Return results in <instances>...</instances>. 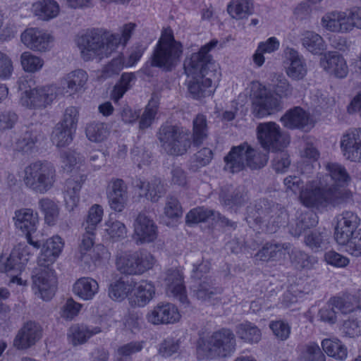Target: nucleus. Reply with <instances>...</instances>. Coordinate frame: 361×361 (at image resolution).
<instances>
[{"instance_id": "f257e3e1", "label": "nucleus", "mask_w": 361, "mask_h": 361, "mask_svg": "<svg viewBox=\"0 0 361 361\" xmlns=\"http://www.w3.org/2000/svg\"><path fill=\"white\" fill-rule=\"evenodd\" d=\"M325 169L326 173H319L314 178L307 181V188L301 197L307 207H334L348 197L346 192L338 188L350 180L345 169L337 163H326Z\"/></svg>"}, {"instance_id": "f03ea898", "label": "nucleus", "mask_w": 361, "mask_h": 361, "mask_svg": "<svg viewBox=\"0 0 361 361\" xmlns=\"http://www.w3.org/2000/svg\"><path fill=\"white\" fill-rule=\"evenodd\" d=\"M183 46L175 39L171 27L164 28L149 60L143 68V72L150 75L149 67L159 68L163 71L171 72L180 62Z\"/></svg>"}, {"instance_id": "7ed1b4c3", "label": "nucleus", "mask_w": 361, "mask_h": 361, "mask_svg": "<svg viewBox=\"0 0 361 361\" xmlns=\"http://www.w3.org/2000/svg\"><path fill=\"white\" fill-rule=\"evenodd\" d=\"M121 43L119 34L98 28L87 30L78 40L81 56L85 61L94 57L99 59L108 57L116 50Z\"/></svg>"}, {"instance_id": "20e7f679", "label": "nucleus", "mask_w": 361, "mask_h": 361, "mask_svg": "<svg viewBox=\"0 0 361 361\" xmlns=\"http://www.w3.org/2000/svg\"><path fill=\"white\" fill-rule=\"evenodd\" d=\"M161 148L171 156H182L192 145L191 133L177 125L162 124L157 133Z\"/></svg>"}, {"instance_id": "39448f33", "label": "nucleus", "mask_w": 361, "mask_h": 361, "mask_svg": "<svg viewBox=\"0 0 361 361\" xmlns=\"http://www.w3.org/2000/svg\"><path fill=\"white\" fill-rule=\"evenodd\" d=\"M25 185L32 191L44 194L49 190L56 181V169L48 161H37L31 163L24 170Z\"/></svg>"}, {"instance_id": "423d86ee", "label": "nucleus", "mask_w": 361, "mask_h": 361, "mask_svg": "<svg viewBox=\"0 0 361 361\" xmlns=\"http://www.w3.org/2000/svg\"><path fill=\"white\" fill-rule=\"evenodd\" d=\"M218 44L216 39L202 46L199 51L192 54L184 61L185 73L188 75L217 76L219 75L218 66L214 61L209 52Z\"/></svg>"}, {"instance_id": "0eeeda50", "label": "nucleus", "mask_w": 361, "mask_h": 361, "mask_svg": "<svg viewBox=\"0 0 361 361\" xmlns=\"http://www.w3.org/2000/svg\"><path fill=\"white\" fill-rule=\"evenodd\" d=\"M247 91L252 100V113L255 116L263 118L282 109L280 100L273 96L259 82H251Z\"/></svg>"}, {"instance_id": "6e6552de", "label": "nucleus", "mask_w": 361, "mask_h": 361, "mask_svg": "<svg viewBox=\"0 0 361 361\" xmlns=\"http://www.w3.org/2000/svg\"><path fill=\"white\" fill-rule=\"evenodd\" d=\"M235 336L228 328L214 331L204 343V350L210 358L229 357L235 352Z\"/></svg>"}, {"instance_id": "1a4fd4ad", "label": "nucleus", "mask_w": 361, "mask_h": 361, "mask_svg": "<svg viewBox=\"0 0 361 361\" xmlns=\"http://www.w3.org/2000/svg\"><path fill=\"white\" fill-rule=\"evenodd\" d=\"M117 269L128 275L142 274L151 269L154 264L153 256L143 250L134 252H124L117 256Z\"/></svg>"}, {"instance_id": "9d476101", "label": "nucleus", "mask_w": 361, "mask_h": 361, "mask_svg": "<svg viewBox=\"0 0 361 361\" xmlns=\"http://www.w3.org/2000/svg\"><path fill=\"white\" fill-rule=\"evenodd\" d=\"M257 135L260 145L267 151H281L289 143L288 136L274 122L259 123L257 127Z\"/></svg>"}, {"instance_id": "9b49d317", "label": "nucleus", "mask_w": 361, "mask_h": 361, "mask_svg": "<svg viewBox=\"0 0 361 361\" xmlns=\"http://www.w3.org/2000/svg\"><path fill=\"white\" fill-rule=\"evenodd\" d=\"M13 220L16 228L25 235L27 243L34 248L39 249L41 246L40 241L34 240L32 237L39 224L37 213L30 208H21L15 211Z\"/></svg>"}, {"instance_id": "f8f14e48", "label": "nucleus", "mask_w": 361, "mask_h": 361, "mask_svg": "<svg viewBox=\"0 0 361 361\" xmlns=\"http://www.w3.org/2000/svg\"><path fill=\"white\" fill-rule=\"evenodd\" d=\"M57 90L54 85L35 87L23 93L20 102L30 109L45 108L56 97Z\"/></svg>"}, {"instance_id": "ddd939ff", "label": "nucleus", "mask_w": 361, "mask_h": 361, "mask_svg": "<svg viewBox=\"0 0 361 361\" xmlns=\"http://www.w3.org/2000/svg\"><path fill=\"white\" fill-rule=\"evenodd\" d=\"M32 276V288L44 300H49L56 290V278L54 271L49 267H40Z\"/></svg>"}, {"instance_id": "4468645a", "label": "nucleus", "mask_w": 361, "mask_h": 361, "mask_svg": "<svg viewBox=\"0 0 361 361\" xmlns=\"http://www.w3.org/2000/svg\"><path fill=\"white\" fill-rule=\"evenodd\" d=\"M133 226V238L137 245L154 242L158 236V227L156 223L144 212L138 214Z\"/></svg>"}, {"instance_id": "2eb2a0df", "label": "nucleus", "mask_w": 361, "mask_h": 361, "mask_svg": "<svg viewBox=\"0 0 361 361\" xmlns=\"http://www.w3.org/2000/svg\"><path fill=\"white\" fill-rule=\"evenodd\" d=\"M190 289L192 297L201 302L215 305L221 302L222 289L216 286L210 277L195 281Z\"/></svg>"}, {"instance_id": "dca6fc26", "label": "nucleus", "mask_w": 361, "mask_h": 361, "mask_svg": "<svg viewBox=\"0 0 361 361\" xmlns=\"http://www.w3.org/2000/svg\"><path fill=\"white\" fill-rule=\"evenodd\" d=\"M276 204L272 200L259 199L247 207L245 220L250 226H259L261 228Z\"/></svg>"}, {"instance_id": "f3484780", "label": "nucleus", "mask_w": 361, "mask_h": 361, "mask_svg": "<svg viewBox=\"0 0 361 361\" xmlns=\"http://www.w3.org/2000/svg\"><path fill=\"white\" fill-rule=\"evenodd\" d=\"M146 318L148 322L154 325L168 324L178 322L180 314L174 305L160 302L147 314Z\"/></svg>"}, {"instance_id": "a211bd4d", "label": "nucleus", "mask_w": 361, "mask_h": 361, "mask_svg": "<svg viewBox=\"0 0 361 361\" xmlns=\"http://www.w3.org/2000/svg\"><path fill=\"white\" fill-rule=\"evenodd\" d=\"M165 283L167 294L180 301L183 305L188 304L183 274L178 269H169L166 273Z\"/></svg>"}, {"instance_id": "6ab92c4d", "label": "nucleus", "mask_w": 361, "mask_h": 361, "mask_svg": "<svg viewBox=\"0 0 361 361\" xmlns=\"http://www.w3.org/2000/svg\"><path fill=\"white\" fill-rule=\"evenodd\" d=\"M283 125L289 129L308 130L312 127L309 113L300 106L288 110L280 119Z\"/></svg>"}, {"instance_id": "aec40b11", "label": "nucleus", "mask_w": 361, "mask_h": 361, "mask_svg": "<svg viewBox=\"0 0 361 361\" xmlns=\"http://www.w3.org/2000/svg\"><path fill=\"white\" fill-rule=\"evenodd\" d=\"M22 42L29 49L36 51L49 49L51 36L37 28H28L21 34Z\"/></svg>"}, {"instance_id": "412c9836", "label": "nucleus", "mask_w": 361, "mask_h": 361, "mask_svg": "<svg viewBox=\"0 0 361 361\" xmlns=\"http://www.w3.org/2000/svg\"><path fill=\"white\" fill-rule=\"evenodd\" d=\"M41 336V326L36 322H28L19 330L13 341V345L18 349H27L35 345Z\"/></svg>"}, {"instance_id": "4be33fe9", "label": "nucleus", "mask_w": 361, "mask_h": 361, "mask_svg": "<svg viewBox=\"0 0 361 361\" xmlns=\"http://www.w3.org/2000/svg\"><path fill=\"white\" fill-rule=\"evenodd\" d=\"M219 75H192V79L188 85L190 94L197 99L211 96L215 90L212 83L219 80Z\"/></svg>"}, {"instance_id": "5701e85b", "label": "nucleus", "mask_w": 361, "mask_h": 361, "mask_svg": "<svg viewBox=\"0 0 361 361\" xmlns=\"http://www.w3.org/2000/svg\"><path fill=\"white\" fill-rule=\"evenodd\" d=\"M341 146L346 159L352 161H361V129H353L345 134Z\"/></svg>"}, {"instance_id": "b1692460", "label": "nucleus", "mask_w": 361, "mask_h": 361, "mask_svg": "<svg viewBox=\"0 0 361 361\" xmlns=\"http://www.w3.org/2000/svg\"><path fill=\"white\" fill-rule=\"evenodd\" d=\"M322 67L329 74L338 78H345L348 68L344 58L337 52L329 51L321 59Z\"/></svg>"}, {"instance_id": "393cba45", "label": "nucleus", "mask_w": 361, "mask_h": 361, "mask_svg": "<svg viewBox=\"0 0 361 361\" xmlns=\"http://www.w3.org/2000/svg\"><path fill=\"white\" fill-rule=\"evenodd\" d=\"M246 142L231 147L224 157V169L232 173L240 172L246 167Z\"/></svg>"}, {"instance_id": "a878e982", "label": "nucleus", "mask_w": 361, "mask_h": 361, "mask_svg": "<svg viewBox=\"0 0 361 361\" xmlns=\"http://www.w3.org/2000/svg\"><path fill=\"white\" fill-rule=\"evenodd\" d=\"M133 185L137 189L142 190L144 196L152 202H157L166 192L165 184L159 178H154L148 182L136 178L133 181Z\"/></svg>"}, {"instance_id": "bb28decb", "label": "nucleus", "mask_w": 361, "mask_h": 361, "mask_svg": "<svg viewBox=\"0 0 361 361\" xmlns=\"http://www.w3.org/2000/svg\"><path fill=\"white\" fill-rule=\"evenodd\" d=\"M322 25L326 30L336 32H347L351 30L348 12L332 11L322 18Z\"/></svg>"}, {"instance_id": "cd10ccee", "label": "nucleus", "mask_w": 361, "mask_h": 361, "mask_svg": "<svg viewBox=\"0 0 361 361\" xmlns=\"http://www.w3.org/2000/svg\"><path fill=\"white\" fill-rule=\"evenodd\" d=\"M63 247V243L61 237L56 235L48 239L38 257L39 266L49 267L53 264L61 253Z\"/></svg>"}, {"instance_id": "c85d7f7f", "label": "nucleus", "mask_w": 361, "mask_h": 361, "mask_svg": "<svg viewBox=\"0 0 361 361\" xmlns=\"http://www.w3.org/2000/svg\"><path fill=\"white\" fill-rule=\"evenodd\" d=\"M87 80V73L82 69H78L66 74L61 80V86L65 93L71 95L80 92Z\"/></svg>"}, {"instance_id": "c756f323", "label": "nucleus", "mask_w": 361, "mask_h": 361, "mask_svg": "<svg viewBox=\"0 0 361 361\" xmlns=\"http://www.w3.org/2000/svg\"><path fill=\"white\" fill-rule=\"evenodd\" d=\"M86 178L87 176L82 174L79 177L66 180L63 196L66 207L69 211H72L77 206L80 200L79 193Z\"/></svg>"}, {"instance_id": "7c9ffc66", "label": "nucleus", "mask_w": 361, "mask_h": 361, "mask_svg": "<svg viewBox=\"0 0 361 361\" xmlns=\"http://www.w3.org/2000/svg\"><path fill=\"white\" fill-rule=\"evenodd\" d=\"M102 331L99 326L75 324L70 327L68 336L73 345H78L86 343L90 338Z\"/></svg>"}, {"instance_id": "2f4dec72", "label": "nucleus", "mask_w": 361, "mask_h": 361, "mask_svg": "<svg viewBox=\"0 0 361 361\" xmlns=\"http://www.w3.org/2000/svg\"><path fill=\"white\" fill-rule=\"evenodd\" d=\"M286 54L290 61V66L286 71L287 75L293 80L302 79L307 73L306 64L303 57L293 48H287Z\"/></svg>"}, {"instance_id": "473e14b6", "label": "nucleus", "mask_w": 361, "mask_h": 361, "mask_svg": "<svg viewBox=\"0 0 361 361\" xmlns=\"http://www.w3.org/2000/svg\"><path fill=\"white\" fill-rule=\"evenodd\" d=\"M93 245L94 238L90 235H82L77 257L88 269H90L92 266L95 267L96 262L99 259V255L93 248Z\"/></svg>"}, {"instance_id": "72a5a7b5", "label": "nucleus", "mask_w": 361, "mask_h": 361, "mask_svg": "<svg viewBox=\"0 0 361 361\" xmlns=\"http://www.w3.org/2000/svg\"><path fill=\"white\" fill-rule=\"evenodd\" d=\"M98 290L97 281L90 277H82L78 279L73 286V293L84 300H92Z\"/></svg>"}, {"instance_id": "f704fd0d", "label": "nucleus", "mask_w": 361, "mask_h": 361, "mask_svg": "<svg viewBox=\"0 0 361 361\" xmlns=\"http://www.w3.org/2000/svg\"><path fill=\"white\" fill-rule=\"evenodd\" d=\"M288 221L286 210L281 204L276 203L262 229L269 233H276Z\"/></svg>"}, {"instance_id": "c9c22d12", "label": "nucleus", "mask_w": 361, "mask_h": 361, "mask_svg": "<svg viewBox=\"0 0 361 361\" xmlns=\"http://www.w3.org/2000/svg\"><path fill=\"white\" fill-rule=\"evenodd\" d=\"M222 204L229 207H240L249 200L247 191L243 186H239L232 190H222L219 195Z\"/></svg>"}, {"instance_id": "e433bc0d", "label": "nucleus", "mask_w": 361, "mask_h": 361, "mask_svg": "<svg viewBox=\"0 0 361 361\" xmlns=\"http://www.w3.org/2000/svg\"><path fill=\"white\" fill-rule=\"evenodd\" d=\"M290 246V243L268 242L257 252L256 257L264 262L276 260L284 255V251L289 249Z\"/></svg>"}, {"instance_id": "4c0bfd02", "label": "nucleus", "mask_w": 361, "mask_h": 361, "mask_svg": "<svg viewBox=\"0 0 361 361\" xmlns=\"http://www.w3.org/2000/svg\"><path fill=\"white\" fill-rule=\"evenodd\" d=\"M34 14L42 20H49L57 16L59 6L54 0H43L32 5Z\"/></svg>"}, {"instance_id": "58836bf2", "label": "nucleus", "mask_w": 361, "mask_h": 361, "mask_svg": "<svg viewBox=\"0 0 361 361\" xmlns=\"http://www.w3.org/2000/svg\"><path fill=\"white\" fill-rule=\"evenodd\" d=\"M304 243L314 252L324 249L328 243V234L325 228L309 231L305 233Z\"/></svg>"}, {"instance_id": "ea45409f", "label": "nucleus", "mask_w": 361, "mask_h": 361, "mask_svg": "<svg viewBox=\"0 0 361 361\" xmlns=\"http://www.w3.org/2000/svg\"><path fill=\"white\" fill-rule=\"evenodd\" d=\"M300 40L302 47L313 54H320L326 49L323 38L313 31L304 32Z\"/></svg>"}, {"instance_id": "a19ab883", "label": "nucleus", "mask_w": 361, "mask_h": 361, "mask_svg": "<svg viewBox=\"0 0 361 361\" xmlns=\"http://www.w3.org/2000/svg\"><path fill=\"white\" fill-rule=\"evenodd\" d=\"M208 137V128L206 117L198 114L192 122V145L194 147L202 145Z\"/></svg>"}, {"instance_id": "79ce46f5", "label": "nucleus", "mask_w": 361, "mask_h": 361, "mask_svg": "<svg viewBox=\"0 0 361 361\" xmlns=\"http://www.w3.org/2000/svg\"><path fill=\"white\" fill-rule=\"evenodd\" d=\"M318 224V216L312 211L302 213L295 227L290 230V233L295 237H300L306 230L315 227Z\"/></svg>"}, {"instance_id": "37998d69", "label": "nucleus", "mask_w": 361, "mask_h": 361, "mask_svg": "<svg viewBox=\"0 0 361 361\" xmlns=\"http://www.w3.org/2000/svg\"><path fill=\"white\" fill-rule=\"evenodd\" d=\"M246 166L251 170H256L263 168L267 165L269 160L268 152H262L252 148L246 142Z\"/></svg>"}, {"instance_id": "c03bdc74", "label": "nucleus", "mask_w": 361, "mask_h": 361, "mask_svg": "<svg viewBox=\"0 0 361 361\" xmlns=\"http://www.w3.org/2000/svg\"><path fill=\"white\" fill-rule=\"evenodd\" d=\"M235 332L239 338L249 343H257L261 339L260 330L250 322L238 325Z\"/></svg>"}, {"instance_id": "a18cd8bd", "label": "nucleus", "mask_w": 361, "mask_h": 361, "mask_svg": "<svg viewBox=\"0 0 361 361\" xmlns=\"http://www.w3.org/2000/svg\"><path fill=\"white\" fill-rule=\"evenodd\" d=\"M322 347L328 356L340 360L347 357V348L338 339H324Z\"/></svg>"}, {"instance_id": "49530a36", "label": "nucleus", "mask_w": 361, "mask_h": 361, "mask_svg": "<svg viewBox=\"0 0 361 361\" xmlns=\"http://www.w3.org/2000/svg\"><path fill=\"white\" fill-rule=\"evenodd\" d=\"M103 215V209L99 204L92 206L89 212L85 221L82 224L85 233L83 235L94 236V231L97 224L102 221Z\"/></svg>"}, {"instance_id": "de8ad7c7", "label": "nucleus", "mask_w": 361, "mask_h": 361, "mask_svg": "<svg viewBox=\"0 0 361 361\" xmlns=\"http://www.w3.org/2000/svg\"><path fill=\"white\" fill-rule=\"evenodd\" d=\"M252 0H233L228 4L227 10L232 18L243 19L252 13Z\"/></svg>"}, {"instance_id": "09e8293b", "label": "nucleus", "mask_w": 361, "mask_h": 361, "mask_svg": "<svg viewBox=\"0 0 361 361\" xmlns=\"http://www.w3.org/2000/svg\"><path fill=\"white\" fill-rule=\"evenodd\" d=\"M75 130L57 123L51 133V141L58 147L68 146L73 141Z\"/></svg>"}, {"instance_id": "8fccbe9b", "label": "nucleus", "mask_w": 361, "mask_h": 361, "mask_svg": "<svg viewBox=\"0 0 361 361\" xmlns=\"http://www.w3.org/2000/svg\"><path fill=\"white\" fill-rule=\"evenodd\" d=\"M136 76L133 73H124L119 81L115 85L111 97L114 102H118L124 94L132 87L131 82H135Z\"/></svg>"}, {"instance_id": "3c124183", "label": "nucleus", "mask_w": 361, "mask_h": 361, "mask_svg": "<svg viewBox=\"0 0 361 361\" xmlns=\"http://www.w3.org/2000/svg\"><path fill=\"white\" fill-rule=\"evenodd\" d=\"M158 104V100L153 97L149 101L145 111L140 116L138 127L140 130H145L150 127L157 113Z\"/></svg>"}, {"instance_id": "603ef678", "label": "nucleus", "mask_w": 361, "mask_h": 361, "mask_svg": "<svg viewBox=\"0 0 361 361\" xmlns=\"http://www.w3.org/2000/svg\"><path fill=\"white\" fill-rule=\"evenodd\" d=\"M20 258L16 257L13 258V260L11 259V253L9 257L6 259V261L4 263V271L6 273H11V283H16L19 285H25L26 281H24L18 276V274L20 273L25 266V264H19Z\"/></svg>"}, {"instance_id": "864d4df0", "label": "nucleus", "mask_w": 361, "mask_h": 361, "mask_svg": "<svg viewBox=\"0 0 361 361\" xmlns=\"http://www.w3.org/2000/svg\"><path fill=\"white\" fill-rule=\"evenodd\" d=\"M86 136L89 140L100 142L109 135V130L103 123H90L85 128Z\"/></svg>"}, {"instance_id": "5fc2aeb1", "label": "nucleus", "mask_w": 361, "mask_h": 361, "mask_svg": "<svg viewBox=\"0 0 361 361\" xmlns=\"http://www.w3.org/2000/svg\"><path fill=\"white\" fill-rule=\"evenodd\" d=\"M271 82L274 92L281 98H287L292 95L293 87L283 75L274 73Z\"/></svg>"}, {"instance_id": "6e6d98bb", "label": "nucleus", "mask_w": 361, "mask_h": 361, "mask_svg": "<svg viewBox=\"0 0 361 361\" xmlns=\"http://www.w3.org/2000/svg\"><path fill=\"white\" fill-rule=\"evenodd\" d=\"M155 293L154 286L149 282L142 281L137 287L135 296L136 304L140 307L145 306L153 298Z\"/></svg>"}, {"instance_id": "4d7b16f0", "label": "nucleus", "mask_w": 361, "mask_h": 361, "mask_svg": "<svg viewBox=\"0 0 361 361\" xmlns=\"http://www.w3.org/2000/svg\"><path fill=\"white\" fill-rule=\"evenodd\" d=\"M39 207L44 214L45 221L49 224H54L59 216V207L57 204L49 198H42L39 200Z\"/></svg>"}, {"instance_id": "13d9d810", "label": "nucleus", "mask_w": 361, "mask_h": 361, "mask_svg": "<svg viewBox=\"0 0 361 361\" xmlns=\"http://www.w3.org/2000/svg\"><path fill=\"white\" fill-rule=\"evenodd\" d=\"M214 215V210L205 208L204 207H198L191 209L187 214L185 216V222L187 224L205 222Z\"/></svg>"}, {"instance_id": "bf43d9fd", "label": "nucleus", "mask_w": 361, "mask_h": 361, "mask_svg": "<svg viewBox=\"0 0 361 361\" xmlns=\"http://www.w3.org/2000/svg\"><path fill=\"white\" fill-rule=\"evenodd\" d=\"M131 290V286L120 279L112 283L109 288V295L114 300H122Z\"/></svg>"}, {"instance_id": "052dcab7", "label": "nucleus", "mask_w": 361, "mask_h": 361, "mask_svg": "<svg viewBox=\"0 0 361 361\" xmlns=\"http://www.w3.org/2000/svg\"><path fill=\"white\" fill-rule=\"evenodd\" d=\"M124 65L123 56L114 58L103 67L99 78L102 80H106L114 75H117L119 74Z\"/></svg>"}, {"instance_id": "680f3d73", "label": "nucleus", "mask_w": 361, "mask_h": 361, "mask_svg": "<svg viewBox=\"0 0 361 361\" xmlns=\"http://www.w3.org/2000/svg\"><path fill=\"white\" fill-rule=\"evenodd\" d=\"M20 61L23 68L26 72L34 73L40 70L43 65V60L28 51L21 54Z\"/></svg>"}, {"instance_id": "e2e57ef3", "label": "nucleus", "mask_w": 361, "mask_h": 361, "mask_svg": "<svg viewBox=\"0 0 361 361\" xmlns=\"http://www.w3.org/2000/svg\"><path fill=\"white\" fill-rule=\"evenodd\" d=\"M213 159V152L208 147H203L191 158V169H199L205 166Z\"/></svg>"}, {"instance_id": "0e129e2a", "label": "nucleus", "mask_w": 361, "mask_h": 361, "mask_svg": "<svg viewBox=\"0 0 361 361\" xmlns=\"http://www.w3.org/2000/svg\"><path fill=\"white\" fill-rule=\"evenodd\" d=\"M283 183L286 187V192H291L293 194L300 193V199L302 204L305 207L307 205L304 203L302 199V192L306 189L307 183L304 186V183L299 176H289L284 178Z\"/></svg>"}, {"instance_id": "69168bd1", "label": "nucleus", "mask_w": 361, "mask_h": 361, "mask_svg": "<svg viewBox=\"0 0 361 361\" xmlns=\"http://www.w3.org/2000/svg\"><path fill=\"white\" fill-rule=\"evenodd\" d=\"M79 119V109L75 106H68L65 109L63 118L59 123V124L68 128L73 130H76Z\"/></svg>"}, {"instance_id": "338daca9", "label": "nucleus", "mask_w": 361, "mask_h": 361, "mask_svg": "<svg viewBox=\"0 0 361 361\" xmlns=\"http://www.w3.org/2000/svg\"><path fill=\"white\" fill-rule=\"evenodd\" d=\"M164 213L170 219H176L182 216V207L176 197L172 195L166 197Z\"/></svg>"}, {"instance_id": "774afa93", "label": "nucleus", "mask_w": 361, "mask_h": 361, "mask_svg": "<svg viewBox=\"0 0 361 361\" xmlns=\"http://www.w3.org/2000/svg\"><path fill=\"white\" fill-rule=\"evenodd\" d=\"M147 49V46L142 43H135L128 49V56L124 64L127 67L133 66L141 59Z\"/></svg>"}]
</instances>
